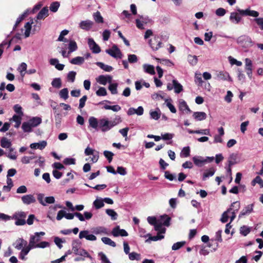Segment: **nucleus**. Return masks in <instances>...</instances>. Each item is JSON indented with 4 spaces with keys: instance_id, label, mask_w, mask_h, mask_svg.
<instances>
[{
    "instance_id": "f257e3e1",
    "label": "nucleus",
    "mask_w": 263,
    "mask_h": 263,
    "mask_svg": "<svg viewBox=\"0 0 263 263\" xmlns=\"http://www.w3.org/2000/svg\"><path fill=\"white\" fill-rule=\"evenodd\" d=\"M117 123L115 121H109L107 119H102L99 120V127L103 132L110 130Z\"/></svg>"
},
{
    "instance_id": "f03ea898",
    "label": "nucleus",
    "mask_w": 263,
    "mask_h": 263,
    "mask_svg": "<svg viewBox=\"0 0 263 263\" xmlns=\"http://www.w3.org/2000/svg\"><path fill=\"white\" fill-rule=\"evenodd\" d=\"M237 42L238 44L245 48L250 47L253 45V42L251 37L245 35L239 36L237 39Z\"/></svg>"
},
{
    "instance_id": "7ed1b4c3",
    "label": "nucleus",
    "mask_w": 263,
    "mask_h": 263,
    "mask_svg": "<svg viewBox=\"0 0 263 263\" xmlns=\"http://www.w3.org/2000/svg\"><path fill=\"white\" fill-rule=\"evenodd\" d=\"M193 161L195 164L199 167L202 166L204 163L206 162H211L213 161L214 157H207L205 158H203L200 156H195L193 157Z\"/></svg>"
},
{
    "instance_id": "20e7f679",
    "label": "nucleus",
    "mask_w": 263,
    "mask_h": 263,
    "mask_svg": "<svg viewBox=\"0 0 263 263\" xmlns=\"http://www.w3.org/2000/svg\"><path fill=\"white\" fill-rule=\"evenodd\" d=\"M106 52L115 58H122V54L117 45H114L111 48L106 50Z\"/></svg>"
},
{
    "instance_id": "39448f33",
    "label": "nucleus",
    "mask_w": 263,
    "mask_h": 263,
    "mask_svg": "<svg viewBox=\"0 0 263 263\" xmlns=\"http://www.w3.org/2000/svg\"><path fill=\"white\" fill-rule=\"evenodd\" d=\"M80 239L86 238L87 240L95 241L97 240L96 236L93 234H90L89 233L88 230H83L80 231L79 235Z\"/></svg>"
},
{
    "instance_id": "423d86ee",
    "label": "nucleus",
    "mask_w": 263,
    "mask_h": 263,
    "mask_svg": "<svg viewBox=\"0 0 263 263\" xmlns=\"http://www.w3.org/2000/svg\"><path fill=\"white\" fill-rule=\"evenodd\" d=\"M149 44L153 50H157L161 47L162 42L159 40L158 37H155L149 41Z\"/></svg>"
},
{
    "instance_id": "0eeeda50",
    "label": "nucleus",
    "mask_w": 263,
    "mask_h": 263,
    "mask_svg": "<svg viewBox=\"0 0 263 263\" xmlns=\"http://www.w3.org/2000/svg\"><path fill=\"white\" fill-rule=\"evenodd\" d=\"M96 81L100 84L105 85L107 83H111L112 77L109 75H100L96 79Z\"/></svg>"
},
{
    "instance_id": "6e6552de",
    "label": "nucleus",
    "mask_w": 263,
    "mask_h": 263,
    "mask_svg": "<svg viewBox=\"0 0 263 263\" xmlns=\"http://www.w3.org/2000/svg\"><path fill=\"white\" fill-rule=\"evenodd\" d=\"M88 44L89 48L92 50L93 53H98L101 51L100 47L96 44L92 39L89 38L88 39Z\"/></svg>"
},
{
    "instance_id": "1a4fd4ad",
    "label": "nucleus",
    "mask_w": 263,
    "mask_h": 263,
    "mask_svg": "<svg viewBox=\"0 0 263 263\" xmlns=\"http://www.w3.org/2000/svg\"><path fill=\"white\" fill-rule=\"evenodd\" d=\"M111 233L115 237L121 236H128L127 232L124 229H120L119 226L115 227L112 231Z\"/></svg>"
},
{
    "instance_id": "9d476101",
    "label": "nucleus",
    "mask_w": 263,
    "mask_h": 263,
    "mask_svg": "<svg viewBox=\"0 0 263 263\" xmlns=\"http://www.w3.org/2000/svg\"><path fill=\"white\" fill-rule=\"evenodd\" d=\"M239 13L242 15H248L253 17H257L259 15V13L255 10H251L249 9L246 10H241L240 9H237Z\"/></svg>"
},
{
    "instance_id": "9b49d317",
    "label": "nucleus",
    "mask_w": 263,
    "mask_h": 263,
    "mask_svg": "<svg viewBox=\"0 0 263 263\" xmlns=\"http://www.w3.org/2000/svg\"><path fill=\"white\" fill-rule=\"evenodd\" d=\"M93 22L90 20H87L82 21L79 23V27L81 29L86 31L89 30L92 27Z\"/></svg>"
},
{
    "instance_id": "f8f14e48",
    "label": "nucleus",
    "mask_w": 263,
    "mask_h": 263,
    "mask_svg": "<svg viewBox=\"0 0 263 263\" xmlns=\"http://www.w3.org/2000/svg\"><path fill=\"white\" fill-rule=\"evenodd\" d=\"M21 199L23 203L26 205L35 203L36 201L35 197L31 194L24 195L21 197Z\"/></svg>"
},
{
    "instance_id": "ddd939ff",
    "label": "nucleus",
    "mask_w": 263,
    "mask_h": 263,
    "mask_svg": "<svg viewBox=\"0 0 263 263\" xmlns=\"http://www.w3.org/2000/svg\"><path fill=\"white\" fill-rule=\"evenodd\" d=\"M245 69L247 74L249 78H251L252 76V61L249 59L246 58L245 60Z\"/></svg>"
},
{
    "instance_id": "4468645a",
    "label": "nucleus",
    "mask_w": 263,
    "mask_h": 263,
    "mask_svg": "<svg viewBox=\"0 0 263 263\" xmlns=\"http://www.w3.org/2000/svg\"><path fill=\"white\" fill-rule=\"evenodd\" d=\"M92 232L95 235L108 234L107 229L104 227H97L92 229Z\"/></svg>"
},
{
    "instance_id": "2eb2a0df",
    "label": "nucleus",
    "mask_w": 263,
    "mask_h": 263,
    "mask_svg": "<svg viewBox=\"0 0 263 263\" xmlns=\"http://www.w3.org/2000/svg\"><path fill=\"white\" fill-rule=\"evenodd\" d=\"M144 109L142 106H139L137 109H135L133 107H130L127 111V115L132 116L134 114H137L138 116H141L143 114Z\"/></svg>"
},
{
    "instance_id": "dca6fc26",
    "label": "nucleus",
    "mask_w": 263,
    "mask_h": 263,
    "mask_svg": "<svg viewBox=\"0 0 263 263\" xmlns=\"http://www.w3.org/2000/svg\"><path fill=\"white\" fill-rule=\"evenodd\" d=\"M179 109L180 110L186 113L189 114L191 112V110L189 108L186 102L182 99H180L179 101Z\"/></svg>"
},
{
    "instance_id": "f3484780",
    "label": "nucleus",
    "mask_w": 263,
    "mask_h": 263,
    "mask_svg": "<svg viewBox=\"0 0 263 263\" xmlns=\"http://www.w3.org/2000/svg\"><path fill=\"white\" fill-rule=\"evenodd\" d=\"M253 211V204H249L245 207L239 215V218L249 215Z\"/></svg>"
},
{
    "instance_id": "a211bd4d",
    "label": "nucleus",
    "mask_w": 263,
    "mask_h": 263,
    "mask_svg": "<svg viewBox=\"0 0 263 263\" xmlns=\"http://www.w3.org/2000/svg\"><path fill=\"white\" fill-rule=\"evenodd\" d=\"M27 245V242L23 239V238H18L17 239L14 245L15 246V249L18 250H21L24 247H26Z\"/></svg>"
},
{
    "instance_id": "6ab92c4d",
    "label": "nucleus",
    "mask_w": 263,
    "mask_h": 263,
    "mask_svg": "<svg viewBox=\"0 0 263 263\" xmlns=\"http://www.w3.org/2000/svg\"><path fill=\"white\" fill-rule=\"evenodd\" d=\"M217 79L219 80L223 81H232V79L229 76L228 72L226 71H220L217 74Z\"/></svg>"
},
{
    "instance_id": "aec40b11",
    "label": "nucleus",
    "mask_w": 263,
    "mask_h": 263,
    "mask_svg": "<svg viewBox=\"0 0 263 263\" xmlns=\"http://www.w3.org/2000/svg\"><path fill=\"white\" fill-rule=\"evenodd\" d=\"M47 145V142L45 141H42L39 143H33L30 144V147L32 149H44Z\"/></svg>"
},
{
    "instance_id": "412c9836",
    "label": "nucleus",
    "mask_w": 263,
    "mask_h": 263,
    "mask_svg": "<svg viewBox=\"0 0 263 263\" xmlns=\"http://www.w3.org/2000/svg\"><path fill=\"white\" fill-rule=\"evenodd\" d=\"M40 240V237L34 234V235H32L30 237L29 245L31 248H36L35 246H37V242H38Z\"/></svg>"
},
{
    "instance_id": "4be33fe9",
    "label": "nucleus",
    "mask_w": 263,
    "mask_h": 263,
    "mask_svg": "<svg viewBox=\"0 0 263 263\" xmlns=\"http://www.w3.org/2000/svg\"><path fill=\"white\" fill-rule=\"evenodd\" d=\"M143 68L144 71L146 73L151 75H154L155 74L154 66L152 65L144 64L143 65Z\"/></svg>"
},
{
    "instance_id": "5701e85b",
    "label": "nucleus",
    "mask_w": 263,
    "mask_h": 263,
    "mask_svg": "<svg viewBox=\"0 0 263 263\" xmlns=\"http://www.w3.org/2000/svg\"><path fill=\"white\" fill-rule=\"evenodd\" d=\"M215 171L216 169L213 167L205 170L202 176V180H205L207 178L213 176Z\"/></svg>"
},
{
    "instance_id": "b1692460",
    "label": "nucleus",
    "mask_w": 263,
    "mask_h": 263,
    "mask_svg": "<svg viewBox=\"0 0 263 263\" xmlns=\"http://www.w3.org/2000/svg\"><path fill=\"white\" fill-rule=\"evenodd\" d=\"M193 116L197 121H202L206 119V114L204 112L197 111L194 112Z\"/></svg>"
},
{
    "instance_id": "393cba45",
    "label": "nucleus",
    "mask_w": 263,
    "mask_h": 263,
    "mask_svg": "<svg viewBox=\"0 0 263 263\" xmlns=\"http://www.w3.org/2000/svg\"><path fill=\"white\" fill-rule=\"evenodd\" d=\"M48 7H44L37 15L36 18L37 20H42L45 18L48 15Z\"/></svg>"
},
{
    "instance_id": "a878e982",
    "label": "nucleus",
    "mask_w": 263,
    "mask_h": 263,
    "mask_svg": "<svg viewBox=\"0 0 263 263\" xmlns=\"http://www.w3.org/2000/svg\"><path fill=\"white\" fill-rule=\"evenodd\" d=\"M171 217L166 215L161 216L160 219H159V222L162 225L168 227L170 225Z\"/></svg>"
},
{
    "instance_id": "bb28decb",
    "label": "nucleus",
    "mask_w": 263,
    "mask_h": 263,
    "mask_svg": "<svg viewBox=\"0 0 263 263\" xmlns=\"http://www.w3.org/2000/svg\"><path fill=\"white\" fill-rule=\"evenodd\" d=\"M230 20L233 23L238 24L241 20V17L236 12H232L230 14Z\"/></svg>"
},
{
    "instance_id": "cd10ccee",
    "label": "nucleus",
    "mask_w": 263,
    "mask_h": 263,
    "mask_svg": "<svg viewBox=\"0 0 263 263\" xmlns=\"http://www.w3.org/2000/svg\"><path fill=\"white\" fill-rule=\"evenodd\" d=\"M172 83H174V89L175 93H179L183 90L182 85L177 80H173Z\"/></svg>"
},
{
    "instance_id": "c85d7f7f",
    "label": "nucleus",
    "mask_w": 263,
    "mask_h": 263,
    "mask_svg": "<svg viewBox=\"0 0 263 263\" xmlns=\"http://www.w3.org/2000/svg\"><path fill=\"white\" fill-rule=\"evenodd\" d=\"M9 153L6 154V156L10 159L15 160L17 159L16 152L14 151V148L12 146L8 148Z\"/></svg>"
},
{
    "instance_id": "c756f323",
    "label": "nucleus",
    "mask_w": 263,
    "mask_h": 263,
    "mask_svg": "<svg viewBox=\"0 0 263 263\" xmlns=\"http://www.w3.org/2000/svg\"><path fill=\"white\" fill-rule=\"evenodd\" d=\"M32 249H33V248H31L30 245H28L26 247H24L22 249H21V252L20 253V258L22 260L26 259L25 256L27 255V254L29 253L30 250Z\"/></svg>"
},
{
    "instance_id": "7c9ffc66",
    "label": "nucleus",
    "mask_w": 263,
    "mask_h": 263,
    "mask_svg": "<svg viewBox=\"0 0 263 263\" xmlns=\"http://www.w3.org/2000/svg\"><path fill=\"white\" fill-rule=\"evenodd\" d=\"M93 205L96 209H99L103 207L104 205L103 199L97 197L93 201Z\"/></svg>"
},
{
    "instance_id": "2f4dec72",
    "label": "nucleus",
    "mask_w": 263,
    "mask_h": 263,
    "mask_svg": "<svg viewBox=\"0 0 263 263\" xmlns=\"http://www.w3.org/2000/svg\"><path fill=\"white\" fill-rule=\"evenodd\" d=\"M237 155L236 154L233 153L230 155L228 158L229 166L231 167L232 165L237 163Z\"/></svg>"
},
{
    "instance_id": "473e14b6",
    "label": "nucleus",
    "mask_w": 263,
    "mask_h": 263,
    "mask_svg": "<svg viewBox=\"0 0 263 263\" xmlns=\"http://www.w3.org/2000/svg\"><path fill=\"white\" fill-rule=\"evenodd\" d=\"M1 146L5 148H10L12 146L11 142L6 138L3 137L1 140Z\"/></svg>"
},
{
    "instance_id": "72a5a7b5",
    "label": "nucleus",
    "mask_w": 263,
    "mask_h": 263,
    "mask_svg": "<svg viewBox=\"0 0 263 263\" xmlns=\"http://www.w3.org/2000/svg\"><path fill=\"white\" fill-rule=\"evenodd\" d=\"M22 117L14 115L12 118L10 119V121H13L15 122L14 127L18 128L21 124Z\"/></svg>"
},
{
    "instance_id": "f704fd0d",
    "label": "nucleus",
    "mask_w": 263,
    "mask_h": 263,
    "mask_svg": "<svg viewBox=\"0 0 263 263\" xmlns=\"http://www.w3.org/2000/svg\"><path fill=\"white\" fill-rule=\"evenodd\" d=\"M72 250L74 254H81L79 252V249H80V245L79 241L74 240L72 242Z\"/></svg>"
},
{
    "instance_id": "c9c22d12",
    "label": "nucleus",
    "mask_w": 263,
    "mask_h": 263,
    "mask_svg": "<svg viewBox=\"0 0 263 263\" xmlns=\"http://www.w3.org/2000/svg\"><path fill=\"white\" fill-rule=\"evenodd\" d=\"M96 65L98 66L100 68H101L102 69L107 72H110L113 69V68L111 66L105 65L104 63L100 62H97Z\"/></svg>"
},
{
    "instance_id": "e433bc0d",
    "label": "nucleus",
    "mask_w": 263,
    "mask_h": 263,
    "mask_svg": "<svg viewBox=\"0 0 263 263\" xmlns=\"http://www.w3.org/2000/svg\"><path fill=\"white\" fill-rule=\"evenodd\" d=\"M88 121L89 125L91 127L96 129H97L98 127L99 126V121H98L96 118L93 117H90Z\"/></svg>"
},
{
    "instance_id": "4c0bfd02",
    "label": "nucleus",
    "mask_w": 263,
    "mask_h": 263,
    "mask_svg": "<svg viewBox=\"0 0 263 263\" xmlns=\"http://www.w3.org/2000/svg\"><path fill=\"white\" fill-rule=\"evenodd\" d=\"M42 120L39 117H34L30 119L28 122L32 127H34L39 125L41 123Z\"/></svg>"
},
{
    "instance_id": "58836bf2",
    "label": "nucleus",
    "mask_w": 263,
    "mask_h": 263,
    "mask_svg": "<svg viewBox=\"0 0 263 263\" xmlns=\"http://www.w3.org/2000/svg\"><path fill=\"white\" fill-rule=\"evenodd\" d=\"M155 230L156 231H158V233L162 234L165 232V228L162 227V224L161 223L159 222V220L154 225Z\"/></svg>"
},
{
    "instance_id": "ea45409f",
    "label": "nucleus",
    "mask_w": 263,
    "mask_h": 263,
    "mask_svg": "<svg viewBox=\"0 0 263 263\" xmlns=\"http://www.w3.org/2000/svg\"><path fill=\"white\" fill-rule=\"evenodd\" d=\"M93 17L97 23H103L104 22L103 18L99 11L94 13L93 14Z\"/></svg>"
},
{
    "instance_id": "a19ab883",
    "label": "nucleus",
    "mask_w": 263,
    "mask_h": 263,
    "mask_svg": "<svg viewBox=\"0 0 263 263\" xmlns=\"http://www.w3.org/2000/svg\"><path fill=\"white\" fill-rule=\"evenodd\" d=\"M84 62V58L82 57H77L71 60L70 63L74 65H81Z\"/></svg>"
},
{
    "instance_id": "79ce46f5",
    "label": "nucleus",
    "mask_w": 263,
    "mask_h": 263,
    "mask_svg": "<svg viewBox=\"0 0 263 263\" xmlns=\"http://www.w3.org/2000/svg\"><path fill=\"white\" fill-rule=\"evenodd\" d=\"M78 46L77 43L74 41H70L68 45L69 51L68 54H70L71 52L77 50Z\"/></svg>"
},
{
    "instance_id": "37998d69",
    "label": "nucleus",
    "mask_w": 263,
    "mask_h": 263,
    "mask_svg": "<svg viewBox=\"0 0 263 263\" xmlns=\"http://www.w3.org/2000/svg\"><path fill=\"white\" fill-rule=\"evenodd\" d=\"M33 23V21H32L31 22H27L25 25V37H28L29 36L30 34V31L31 29V25Z\"/></svg>"
},
{
    "instance_id": "c03bdc74",
    "label": "nucleus",
    "mask_w": 263,
    "mask_h": 263,
    "mask_svg": "<svg viewBox=\"0 0 263 263\" xmlns=\"http://www.w3.org/2000/svg\"><path fill=\"white\" fill-rule=\"evenodd\" d=\"M27 64L25 63H22L17 68V70L20 72L21 76L24 77L27 70Z\"/></svg>"
},
{
    "instance_id": "a18cd8bd",
    "label": "nucleus",
    "mask_w": 263,
    "mask_h": 263,
    "mask_svg": "<svg viewBox=\"0 0 263 263\" xmlns=\"http://www.w3.org/2000/svg\"><path fill=\"white\" fill-rule=\"evenodd\" d=\"M52 86L56 88H60L62 86V81L61 78H54L52 82H51Z\"/></svg>"
},
{
    "instance_id": "49530a36",
    "label": "nucleus",
    "mask_w": 263,
    "mask_h": 263,
    "mask_svg": "<svg viewBox=\"0 0 263 263\" xmlns=\"http://www.w3.org/2000/svg\"><path fill=\"white\" fill-rule=\"evenodd\" d=\"M106 213L111 217L112 220H115L117 219L118 214L112 209H106Z\"/></svg>"
},
{
    "instance_id": "de8ad7c7",
    "label": "nucleus",
    "mask_w": 263,
    "mask_h": 263,
    "mask_svg": "<svg viewBox=\"0 0 263 263\" xmlns=\"http://www.w3.org/2000/svg\"><path fill=\"white\" fill-rule=\"evenodd\" d=\"M101 240L103 241V242L105 245H109L112 247H115L116 246V243L108 237H102L101 238Z\"/></svg>"
},
{
    "instance_id": "09e8293b",
    "label": "nucleus",
    "mask_w": 263,
    "mask_h": 263,
    "mask_svg": "<svg viewBox=\"0 0 263 263\" xmlns=\"http://www.w3.org/2000/svg\"><path fill=\"white\" fill-rule=\"evenodd\" d=\"M59 96L61 98L66 100L68 98V90L67 88L61 89L59 92Z\"/></svg>"
},
{
    "instance_id": "8fccbe9b",
    "label": "nucleus",
    "mask_w": 263,
    "mask_h": 263,
    "mask_svg": "<svg viewBox=\"0 0 263 263\" xmlns=\"http://www.w3.org/2000/svg\"><path fill=\"white\" fill-rule=\"evenodd\" d=\"M104 108L105 109H107V110H108V109L112 110V111H115V112H117V111L120 110L121 109V107L118 105H112V106L105 105L104 106Z\"/></svg>"
},
{
    "instance_id": "3c124183",
    "label": "nucleus",
    "mask_w": 263,
    "mask_h": 263,
    "mask_svg": "<svg viewBox=\"0 0 263 263\" xmlns=\"http://www.w3.org/2000/svg\"><path fill=\"white\" fill-rule=\"evenodd\" d=\"M186 242L185 241H182L175 243L172 247V250L176 251L179 250L180 248L185 245Z\"/></svg>"
},
{
    "instance_id": "603ef678",
    "label": "nucleus",
    "mask_w": 263,
    "mask_h": 263,
    "mask_svg": "<svg viewBox=\"0 0 263 263\" xmlns=\"http://www.w3.org/2000/svg\"><path fill=\"white\" fill-rule=\"evenodd\" d=\"M22 128L24 132H30L32 127L29 122H25L22 124Z\"/></svg>"
},
{
    "instance_id": "864d4df0",
    "label": "nucleus",
    "mask_w": 263,
    "mask_h": 263,
    "mask_svg": "<svg viewBox=\"0 0 263 263\" xmlns=\"http://www.w3.org/2000/svg\"><path fill=\"white\" fill-rule=\"evenodd\" d=\"M117 83H110V85L108 86V89L110 91L112 95H116L118 93L117 91Z\"/></svg>"
},
{
    "instance_id": "5fc2aeb1",
    "label": "nucleus",
    "mask_w": 263,
    "mask_h": 263,
    "mask_svg": "<svg viewBox=\"0 0 263 263\" xmlns=\"http://www.w3.org/2000/svg\"><path fill=\"white\" fill-rule=\"evenodd\" d=\"M190 147H184L181 151L180 156L182 157H187L190 156Z\"/></svg>"
},
{
    "instance_id": "6e6d98bb",
    "label": "nucleus",
    "mask_w": 263,
    "mask_h": 263,
    "mask_svg": "<svg viewBox=\"0 0 263 263\" xmlns=\"http://www.w3.org/2000/svg\"><path fill=\"white\" fill-rule=\"evenodd\" d=\"M232 210V208H230L227 210V211H225L222 215L221 218L220 219V221L222 223H225L228 221L229 219L228 212H230Z\"/></svg>"
},
{
    "instance_id": "4d7b16f0",
    "label": "nucleus",
    "mask_w": 263,
    "mask_h": 263,
    "mask_svg": "<svg viewBox=\"0 0 263 263\" xmlns=\"http://www.w3.org/2000/svg\"><path fill=\"white\" fill-rule=\"evenodd\" d=\"M187 60L190 64L192 65H195L198 62V59L196 55H189L187 57Z\"/></svg>"
},
{
    "instance_id": "13d9d810",
    "label": "nucleus",
    "mask_w": 263,
    "mask_h": 263,
    "mask_svg": "<svg viewBox=\"0 0 263 263\" xmlns=\"http://www.w3.org/2000/svg\"><path fill=\"white\" fill-rule=\"evenodd\" d=\"M195 82L198 84V86H201L203 81L201 78L200 73H195Z\"/></svg>"
},
{
    "instance_id": "bf43d9fd",
    "label": "nucleus",
    "mask_w": 263,
    "mask_h": 263,
    "mask_svg": "<svg viewBox=\"0 0 263 263\" xmlns=\"http://www.w3.org/2000/svg\"><path fill=\"white\" fill-rule=\"evenodd\" d=\"M128 256H129V259L131 260H134L135 259L139 260L140 259V255L139 254L134 252L130 253L128 254Z\"/></svg>"
},
{
    "instance_id": "052dcab7",
    "label": "nucleus",
    "mask_w": 263,
    "mask_h": 263,
    "mask_svg": "<svg viewBox=\"0 0 263 263\" xmlns=\"http://www.w3.org/2000/svg\"><path fill=\"white\" fill-rule=\"evenodd\" d=\"M60 4L58 2H53L50 6V10L53 12H55L58 11L59 8Z\"/></svg>"
},
{
    "instance_id": "680f3d73",
    "label": "nucleus",
    "mask_w": 263,
    "mask_h": 263,
    "mask_svg": "<svg viewBox=\"0 0 263 263\" xmlns=\"http://www.w3.org/2000/svg\"><path fill=\"white\" fill-rule=\"evenodd\" d=\"M76 76V72L75 71H71L69 72L67 76L68 81L73 82L75 80Z\"/></svg>"
},
{
    "instance_id": "e2e57ef3",
    "label": "nucleus",
    "mask_w": 263,
    "mask_h": 263,
    "mask_svg": "<svg viewBox=\"0 0 263 263\" xmlns=\"http://www.w3.org/2000/svg\"><path fill=\"white\" fill-rule=\"evenodd\" d=\"M69 31L67 30H64L61 31L58 41H63V42H66V40L64 39V36L66 35L68 33Z\"/></svg>"
},
{
    "instance_id": "0e129e2a",
    "label": "nucleus",
    "mask_w": 263,
    "mask_h": 263,
    "mask_svg": "<svg viewBox=\"0 0 263 263\" xmlns=\"http://www.w3.org/2000/svg\"><path fill=\"white\" fill-rule=\"evenodd\" d=\"M13 109L14 111L19 115V116L22 117L23 116L22 107L16 104L14 106Z\"/></svg>"
},
{
    "instance_id": "69168bd1",
    "label": "nucleus",
    "mask_w": 263,
    "mask_h": 263,
    "mask_svg": "<svg viewBox=\"0 0 263 263\" xmlns=\"http://www.w3.org/2000/svg\"><path fill=\"white\" fill-rule=\"evenodd\" d=\"M96 95L98 96H105L107 95V91L104 87H101L96 91Z\"/></svg>"
},
{
    "instance_id": "338daca9",
    "label": "nucleus",
    "mask_w": 263,
    "mask_h": 263,
    "mask_svg": "<svg viewBox=\"0 0 263 263\" xmlns=\"http://www.w3.org/2000/svg\"><path fill=\"white\" fill-rule=\"evenodd\" d=\"M252 185H254L256 183H258L260 185L261 187H263V180L259 176H256L252 181Z\"/></svg>"
},
{
    "instance_id": "774afa93",
    "label": "nucleus",
    "mask_w": 263,
    "mask_h": 263,
    "mask_svg": "<svg viewBox=\"0 0 263 263\" xmlns=\"http://www.w3.org/2000/svg\"><path fill=\"white\" fill-rule=\"evenodd\" d=\"M99 256L100 257L102 263H110L107 256L103 252H100Z\"/></svg>"
}]
</instances>
